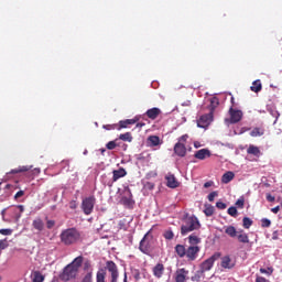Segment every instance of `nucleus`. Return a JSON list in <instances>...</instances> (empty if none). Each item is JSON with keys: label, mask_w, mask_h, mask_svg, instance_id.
I'll list each match as a JSON object with an SVG mask.
<instances>
[{"label": "nucleus", "mask_w": 282, "mask_h": 282, "mask_svg": "<svg viewBox=\"0 0 282 282\" xmlns=\"http://www.w3.org/2000/svg\"><path fill=\"white\" fill-rule=\"evenodd\" d=\"M189 246L186 248L184 245H176L174 247L175 253L180 259H184L186 257L187 261H195L197 257H199V243H202V238L189 235L188 236Z\"/></svg>", "instance_id": "1"}, {"label": "nucleus", "mask_w": 282, "mask_h": 282, "mask_svg": "<svg viewBox=\"0 0 282 282\" xmlns=\"http://www.w3.org/2000/svg\"><path fill=\"white\" fill-rule=\"evenodd\" d=\"M84 258L83 256H78L70 262L68 265H66L63 270V272L59 274L61 281H72V279H76L78 276V271L80 270L83 265Z\"/></svg>", "instance_id": "2"}, {"label": "nucleus", "mask_w": 282, "mask_h": 282, "mask_svg": "<svg viewBox=\"0 0 282 282\" xmlns=\"http://www.w3.org/2000/svg\"><path fill=\"white\" fill-rule=\"evenodd\" d=\"M61 242L64 246H74L82 239L80 231L76 227H70L62 230L59 235Z\"/></svg>", "instance_id": "3"}, {"label": "nucleus", "mask_w": 282, "mask_h": 282, "mask_svg": "<svg viewBox=\"0 0 282 282\" xmlns=\"http://www.w3.org/2000/svg\"><path fill=\"white\" fill-rule=\"evenodd\" d=\"M202 228V224L197 216H187L183 219V224L181 226V235L182 237H186L188 232H193L194 230H199Z\"/></svg>", "instance_id": "4"}, {"label": "nucleus", "mask_w": 282, "mask_h": 282, "mask_svg": "<svg viewBox=\"0 0 282 282\" xmlns=\"http://www.w3.org/2000/svg\"><path fill=\"white\" fill-rule=\"evenodd\" d=\"M229 118L225 119V122L227 124H237L238 122H241L243 120V111L235 108V106H231L228 110Z\"/></svg>", "instance_id": "5"}, {"label": "nucleus", "mask_w": 282, "mask_h": 282, "mask_svg": "<svg viewBox=\"0 0 282 282\" xmlns=\"http://www.w3.org/2000/svg\"><path fill=\"white\" fill-rule=\"evenodd\" d=\"M221 258V253L216 252L205 261H203L199 265L200 273L204 274V272H210L213 270V265H215V261H218V259Z\"/></svg>", "instance_id": "6"}, {"label": "nucleus", "mask_w": 282, "mask_h": 282, "mask_svg": "<svg viewBox=\"0 0 282 282\" xmlns=\"http://www.w3.org/2000/svg\"><path fill=\"white\" fill-rule=\"evenodd\" d=\"M94 206H96L95 196H88L84 198L82 202V209H83V213L86 215H91V213H94Z\"/></svg>", "instance_id": "7"}, {"label": "nucleus", "mask_w": 282, "mask_h": 282, "mask_svg": "<svg viewBox=\"0 0 282 282\" xmlns=\"http://www.w3.org/2000/svg\"><path fill=\"white\" fill-rule=\"evenodd\" d=\"M121 204L127 208H133L135 200H133V194L129 187H126L123 191V196L121 197Z\"/></svg>", "instance_id": "8"}, {"label": "nucleus", "mask_w": 282, "mask_h": 282, "mask_svg": "<svg viewBox=\"0 0 282 282\" xmlns=\"http://www.w3.org/2000/svg\"><path fill=\"white\" fill-rule=\"evenodd\" d=\"M106 270L110 272V282H118L120 273H118V265L116 264V262L108 260L106 262Z\"/></svg>", "instance_id": "9"}, {"label": "nucleus", "mask_w": 282, "mask_h": 282, "mask_svg": "<svg viewBox=\"0 0 282 282\" xmlns=\"http://www.w3.org/2000/svg\"><path fill=\"white\" fill-rule=\"evenodd\" d=\"M213 120H214L213 113L208 112L206 115H203L197 120V127H199V129H206L207 127H210V122H213Z\"/></svg>", "instance_id": "10"}, {"label": "nucleus", "mask_w": 282, "mask_h": 282, "mask_svg": "<svg viewBox=\"0 0 282 282\" xmlns=\"http://www.w3.org/2000/svg\"><path fill=\"white\" fill-rule=\"evenodd\" d=\"M139 250L143 254H150L151 252V241L149 240V234H145L139 243Z\"/></svg>", "instance_id": "11"}, {"label": "nucleus", "mask_w": 282, "mask_h": 282, "mask_svg": "<svg viewBox=\"0 0 282 282\" xmlns=\"http://www.w3.org/2000/svg\"><path fill=\"white\" fill-rule=\"evenodd\" d=\"M165 180H166V186L167 188H177L180 186V182L177 181V178L175 177L174 174L172 173H169L166 176H165Z\"/></svg>", "instance_id": "12"}, {"label": "nucleus", "mask_w": 282, "mask_h": 282, "mask_svg": "<svg viewBox=\"0 0 282 282\" xmlns=\"http://www.w3.org/2000/svg\"><path fill=\"white\" fill-rule=\"evenodd\" d=\"M174 153L178 158H186V144L182 142H177L174 145Z\"/></svg>", "instance_id": "13"}, {"label": "nucleus", "mask_w": 282, "mask_h": 282, "mask_svg": "<svg viewBox=\"0 0 282 282\" xmlns=\"http://www.w3.org/2000/svg\"><path fill=\"white\" fill-rule=\"evenodd\" d=\"M187 276H188V270H186L185 268L178 269L175 272L176 282H186Z\"/></svg>", "instance_id": "14"}, {"label": "nucleus", "mask_w": 282, "mask_h": 282, "mask_svg": "<svg viewBox=\"0 0 282 282\" xmlns=\"http://www.w3.org/2000/svg\"><path fill=\"white\" fill-rule=\"evenodd\" d=\"M152 274L155 279H162V276H164V265L162 263H156L152 268Z\"/></svg>", "instance_id": "15"}, {"label": "nucleus", "mask_w": 282, "mask_h": 282, "mask_svg": "<svg viewBox=\"0 0 282 282\" xmlns=\"http://www.w3.org/2000/svg\"><path fill=\"white\" fill-rule=\"evenodd\" d=\"M135 122H138V119L121 120L119 121V123H117V131H122V129H129V124H135Z\"/></svg>", "instance_id": "16"}, {"label": "nucleus", "mask_w": 282, "mask_h": 282, "mask_svg": "<svg viewBox=\"0 0 282 282\" xmlns=\"http://www.w3.org/2000/svg\"><path fill=\"white\" fill-rule=\"evenodd\" d=\"M32 227L34 230H37V232H43V230H45V223L41 217H36L32 223Z\"/></svg>", "instance_id": "17"}, {"label": "nucleus", "mask_w": 282, "mask_h": 282, "mask_svg": "<svg viewBox=\"0 0 282 282\" xmlns=\"http://www.w3.org/2000/svg\"><path fill=\"white\" fill-rule=\"evenodd\" d=\"M194 158H196V160H206V158H210V150L200 149L195 152Z\"/></svg>", "instance_id": "18"}, {"label": "nucleus", "mask_w": 282, "mask_h": 282, "mask_svg": "<svg viewBox=\"0 0 282 282\" xmlns=\"http://www.w3.org/2000/svg\"><path fill=\"white\" fill-rule=\"evenodd\" d=\"M239 243H250V237H248V234L243 231V229L238 230V234L236 235Z\"/></svg>", "instance_id": "19"}, {"label": "nucleus", "mask_w": 282, "mask_h": 282, "mask_svg": "<svg viewBox=\"0 0 282 282\" xmlns=\"http://www.w3.org/2000/svg\"><path fill=\"white\" fill-rule=\"evenodd\" d=\"M121 177H127V170L120 167L119 170H115L112 172V182L120 180Z\"/></svg>", "instance_id": "20"}, {"label": "nucleus", "mask_w": 282, "mask_h": 282, "mask_svg": "<svg viewBox=\"0 0 282 282\" xmlns=\"http://www.w3.org/2000/svg\"><path fill=\"white\" fill-rule=\"evenodd\" d=\"M160 113H162L160 108H151L147 110L145 116L150 118V120H155Z\"/></svg>", "instance_id": "21"}, {"label": "nucleus", "mask_w": 282, "mask_h": 282, "mask_svg": "<svg viewBox=\"0 0 282 282\" xmlns=\"http://www.w3.org/2000/svg\"><path fill=\"white\" fill-rule=\"evenodd\" d=\"M209 113H212V116H215V109H217V107H219V98L217 97H212L209 100Z\"/></svg>", "instance_id": "22"}, {"label": "nucleus", "mask_w": 282, "mask_h": 282, "mask_svg": "<svg viewBox=\"0 0 282 282\" xmlns=\"http://www.w3.org/2000/svg\"><path fill=\"white\" fill-rule=\"evenodd\" d=\"M221 268H225L227 270H231V268H235V263H232V259H230L228 256L221 258Z\"/></svg>", "instance_id": "23"}, {"label": "nucleus", "mask_w": 282, "mask_h": 282, "mask_svg": "<svg viewBox=\"0 0 282 282\" xmlns=\"http://www.w3.org/2000/svg\"><path fill=\"white\" fill-rule=\"evenodd\" d=\"M235 180V172L228 171L221 176V183L223 184H230Z\"/></svg>", "instance_id": "24"}, {"label": "nucleus", "mask_w": 282, "mask_h": 282, "mask_svg": "<svg viewBox=\"0 0 282 282\" xmlns=\"http://www.w3.org/2000/svg\"><path fill=\"white\" fill-rule=\"evenodd\" d=\"M32 166L30 165H22V166H19L18 169H13L11 170L9 173L11 175H17L18 173H28V171H31Z\"/></svg>", "instance_id": "25"}, {"label": "nucleus", "mask_w": 282, "mask_h": 282, "mask_svg": "<svg viewBox=\"0 0 282 282\" xmlns=\"http://www.w3.org/2000/svg\"><path fill=\"white\" fill-rule=\"evenodd\" d=\"M247 153L248 155H254L256 158H259L261 155V150L259 149V147L249 145V148L247 149Z\"/></svg>", "instance_id": "26"}, {"label": "nucleus", "mask_w": 282, "mask_h": 282, "mask_svg": "<svg viewBox=\"0 0 282 282\" xmlns=\"http://www.w3.org/2000/svg\"><path fill=\"white\" fill-rule=\"evenodd\" d=\"M251 91H253L254 94H259V91H261V89H263V85L261 84V79H257L252 83L251 87H250Z\"/></svg>", "instance_id": "27"}, {"label": "nucleus", "mask_w": 282, "mask_h": 282, "mask_svg": "<svg viewBox=\"0 0 282 282\" xmlns=\"http://www.w3.org/2000/svg\"><path fill=\"white\" fill-rule=\"evenodd\" d=\"M239 231H237V228L235 226H227L225 228V234L228 235V237H231V239H235L237 237Z\"/></svg>", "instance_id": "28"}, {"label": "nucleus", "mask_w": 282, "mask_h": 282, "mask_svg": "<svg viewBox=\"0 0 282 282\" xmlns=\"http://www.w3.org/2000/svg\"><path fill=\"white\" fill-rule=\"evenodd\" d=\"M268 112L270 113V116H272L273 118H275L273 124H276V121L279 120L281 113H279V110H276L275 107H268L267 108Z\"/></svg>", "instance_id": "29"}, {"label": "nucleus", "mask_w": 282, "mask_h": 282, "mask_svg": "<svg viewBox=\"0 0 282 282\" xmlns=\"http://www.w3.org/2000/svg\"><path fill=\"white\" fill-rule=\"evenodd\" d=\"M25 207L23 205H18L13 207V213L15 214V221H19L21 214L24 213Z\"/></svg>", "instance_id": "30"}, {"label": "nucleus", "mask_w": 282, "mask_h": 282, "mask_svg": "<svg viewBox=\"0 0 282 282\" xmlns=\"http://www.w3.org/2000/svg\"><path fill=\"white\" fill-rule=\"evenodd\" d=\"M32 281L33 282H43V281H45V276L42 273H40V271H34L32 273Z\"/></svg>", "instance_id": "31"}, {"label": "nucleus", "mask_w": 282, "mask_h": 282, "mask_svg": "<svg viewBox=\"0 0 282 282\" xmlns=\"http://www.w3.org/2000/svg\"><path fill=\"white\" fill-rule=\"evenodd\" d=\"M105 279H107V271H105V269H100L97 272L96 281L97 282H106Z\"/></svg>", "instance_id": "32"}, {"label": "nucleus", "mask_w": 282, "mask_h": 282, "mask_svg": "<svg viewBox=\"0 0 282 282\" xmlns=\"http://www.w3.org/2000/svg\"><path fill=\"white\" fill-rule=\"evenodd\" d=\"M148 142H150V147H160V137H158V135H150L148 138Z\"/></svg>", "instance_id": "33"}, {"label": "nucleus", "mask_w": 282, "mask_h": 282, "mask_svg": "<svg viewBox=\"0 0 282 282\" xmlns=\"http://www.w3.org/2000/svg\"><path fill=\"white\" fill-rule=\"evenodd\" d=\"M119 140L122 142H133V134L131 132H126L119 135Z\"/></svg>", "instance_id": "34"}, {"label": "nucleus", "mask_w": 282, "mask_h": 282, "mask_svg": "<svg viewBox=\"0 0 282 282\" xmlns=\"http://www.w3.org/2000/svg\"><path fill=\"white\" fill-rule=\"evenodd\" d=\"M265 133V130L261 128H253L252 131L250 132L251 138H259Z\"/></svg>", "instance_id": "35"}, {"label": "nucleus", "mask_w": 282, "mask_h": 282, "mask_svg": "<svg viewBox=\"0 0 282 282\" xmlns=\"http://www.w3.org/2000/svg\"><path fill=\"white\" fill-rule=\"evenodd\" d=\"M204 213L206 217H213L215 215V207L213 205H205Z\"/></svg>", "instance_id": "36"}, {"label": "nucleus", "mask_w": 282, "mask_h": 282, "mask_svg": "<svg viewBox=\"0 0 282 282\" xmlns=\"http://www.w3.org/2000/svg\"><path fill=\"white\" fill-rule=\"evenodd\" d=\"M94 281V270H89L82 279V282H93Z\"/></svg>", "instance_id": "37"}, {"label": "nucleus", "mask_w": 282, "mask_h": 282, "mask_svg": "<svg viewBox=\"0 0 282 282\" xmlns=\"http://www.w3.org/2000/svg\"><path fill=\"white\" fill-rule=\"evenodd\" d=\"M163 237L164 239H167V241H171L175 237V234H173V230L167 229L163 232Z\"/></svg>", "instance_id": "38"}, {"label": "nucleus", "mask_w": 282, "mask_h": 282, "mask_svg": "<svg viewBox=\"0 0 282 282\" xmlns=\"http://www.w3.org/2000/svg\"><path fill=\"white\" fill-rule=\"evenodd\" d=\"M102 129H105L106 131H113V130L118 131V123L104 124Z\"/></svg>", "instance_id": "39"}, {"label": "nucleus", "mask_w": 282, "mask_h": 282, "mask_svg": "<svg viewBox=\"0 0 282 282\" xmlns=\"http://www.w3.org/2000/svg\"><path fill=\"white\" fill-rule=\"evenodd\" d=\"M242 226H243V228H246L248 230V228H250V226H252V219H250L249 217H245L242 219Z\"/></svg>", "instance_id": "40"}, {"label": "nucleus", "mask_w": 282, "mask_h": 282, "mask_svg": "<svg viewBox=\"0 0 282 282\" xmlns=\"http://www.w3.org/2000/svg\"><path fill=\"white\" fill-rule=\"evenodd\" d=\"M116 142H118V139H116L115 141H109L106 144V149H108V151H113V149H116V147H118V144Z\"/></svg>", "instance_id": "41"}, {"label": "nucleus", "mask_w": 282, "mask_h": 282, "mask_svg": "<svg viewBox=\"0 0 282 282\" xmlns=\"http://www.w3.org/2000/svg\"><path fill=\"white\" fill-rule=\"evenodd\" d=\"M272 226V221L268 218H262L261 219V227L262 228H270Z\"/></svg>", "instance_id": "42"}, {"label": "nucleus", "mask_w": 282, "mask_h": 282, "mask_svg": "<svg viewBox=\"0 0 282 282\" xmlns=\"http://www.w3.org/2000/svg\"><path fill=\"white\" fill-rule=\"evenodd\" d=\"M46 221V228L48 230H52V228H54V226H56V221L55 220H50L47 217L45 218Z\"/></svg>", "instance_id": "43"}, {"label": "nucleus", "mask_w": 282, "mask_h": 282, "mask_svg": "<svg viewBox=\"0 0 282 282\" xmlns=\"http://www.w3.org/2000/svg\"><path fill=\"white\" fill-rule=\"evenodd\" d=\"M260 272H261V274H268V276H270V274H272V272H274V269L272 267H269L268 269L261 268Z\"/></svg>", "instance_id": "44"}, {"label": "nucleus", "mask_w": 282, "mask_h": 282, "mask_svg": "<svg viewBox=\"0 0 282 282\" xmlns=\"http://www.w3.org/2000/svg\"><path fill=\"white\" fill-rule=\"evenodd\" d=\"M227 213H228V215H230V217H236L238 214L237 207H235V206L229 207Z\"/></svg>", "instance_id": "45"}, {"label": "nucleus", "mask_w": 282, "mask_h": 282, "mask_svg": "<svg viewBox=\"0 0 282 282\" xmlns=\"http://www.w3.org/2000/svg\"><path fill=\"white\" fill-rule=\"evenodd\" d=\"M245 204H246V198H243V196L238 198V200L236 202L237 208H243Z\"/></svg>", "instance_id": "46"}, {"label": "nucleus", "mask_w": 282, "mask_h": 282, "mask_svg": "<svg viewBox=\"0 0 282 282\" xmlns=\"http://www.w3.org/2000/svg\"><path fill=\"white\" fill-rule=\"evenodd\" d=\"M219 195L217 192H212L208 194L207 199L208 202H215V198Z\"/></svg>", "instance_id": "47"}, {"label": "nucleus", "mask_w": 282, "mask_h": 282, "mask_svg": "<svg viewBox=\"0 0 282 282\" xmlns=\"http://www.w3.org/2000/svg\"><path fill=\"white\" fill-rule=\"evenodd\" d=\"M226 207H227V205L224 202L216 203V208H218V210H226Z\"/></svg>", "instance_id": "48"}, {"label": "nucleus", "mask_w": 282, "mask_h": 282, "mask_svg": "<svg viewBox=\"0 0 282 282\" xmlns=\"http://www.w3.org/2000/svg\"><path fill=\"white\" fill-rule=\"evenodd\" d=\"M0 235L10 236L12 235V229H0Z\"/></svg>", "instance_id": "49"}, {"label": "nucleus", "mask_w": 282, "mask_h": 282, "mask_svg": "<svg viewBox=\"0 0 282 282\" xmlns=\"http://www.w3.org/2000/svg\"><path fill=\"white\" fill-rule=\"evenodd\" d=\"M186 140H188V134H183L178 138V142H181V144H186Z\"/></svg>", "instance_id": "50"}, {"label": "nucleus", "mask_w": 282, "mask_h": 282, "mask_svg": "<svg viewBox=\"0 0 282 282\" xmlns=\"http://www.w3.org/2000/svg\"><path fill=\"white\" fill-rule=\"evenodd\" d=\"M8 248V240H0V250H6Z\"/></svg>", "instance_id": "51"}, {"label": "nucleus", "mask_w": 282, "mask_h": 282, "mask_svg": "<svg viewBox=\"0 0 282 282\" xmlns=\"http://www.w3.org/2000/svg\"><path fill=\"white\" fill-rule=\"evenodd\" d=\"M69 208H70L72 210H76V208H78V204L76 203V200H72V202L69 203Z\"/></svg>", "instance_id": "52"}, {"label": "nucleus", "mask_w": 282, "mask_h": 282, "mask_svg": "<svg viewBox=\"0 0 282 282\" xmlns=\"http://www.w3.org/2000/svg\"><path fill=\"white\" fill-rule=\"evenodd\" d=\"M84 270H87V272H88L89 270H94V269H91V262L86 261V262L84 263Z\"/></svg>", "instance_id": "53"}, {"label": "nucleus", "mask_w": 282, "mask_h": 282, "mask_svg": "<svg viewBox=\"0 0 282 282\" xmlns=\"http://www.w3.org/2000/svg\"><path fill=\"white\" fill-rule=\"evenodd\" d=\"M23 195H25L24 191H19L15 195H14V199H19L21 197H23Z\"/></svg>", "instance_id": "54"}, {"label": "nucleus", "mask_w": 282, "mask_h": 282, "mask_svg": "<svg viewBox=\"0 0 282 282\" xmlns=\"http://www.w3.org/2000/svg\"><path fill=\"white\" fill-rule=\"evenodd\" d=\"M272 239H273V241L279 240V231L278 230L273 231Z\"/></svg>", "instance_id": "55"}, {"label": "nucleus", "mask_w": 282, "mask_h": 282, "mask_svg": "<svg viewBox=\"0 0 282 282\" xmlns=\"http://www.w3.org/2000/svg\"><path fill=\"white\" fill-rule=\"evenodd\" d=\"M279 210H281L280 206H275V207L271 208V213H273L274 215L279 214Z\"/></svg>", "instance_id": "56"}, {"label": "nucleus", "mask_w": 282, "mask_h": 282, "mask_svg": "<svg viewBox=\"0 0 282 282\" xmlns=\"http://www.w3.org/2000/svg\"><path fill=\"white\" fill-rule=\"evenodd\" d=\"M213 184H215V182L213 181H208L204 184V188H210V186H213Z\"/></svg>", "instance_id": "57"}, {"label": "nucleus", "mask_w": 282, "mask_h": 282, "mask_svg": "<svg viewBox=\"0 0 282 282\" xmlns=\"http://www.w3.org/2000/svg\"><path fill=\"white\" fill-rule=\"evenodd\" d=\"M145 187L149 188V191H153V188H155V184L153 183H147Z\"/></svg>", "instance_id": "58"}, {"label": "nucleus", "mask_w": 282, "mask_h": 282, "mask_svg": "<svg viewBox=\"0 0 282 282\" xmlns=\"http://www.w3.org/2000/svg\"><path fill=\"white\" fill-rule=\"evenodd\" d=\"M256 282H268V279L263 276H257Z\"/></svg>", "instance_id": "59"}, {"label": "nucleus", "mask_w": 282, "mask_h": 282, "mask_svg": "<svg viewBox=\"0 0 282 282\" xmlns=\"http://www.w3.org/2000/svg\"><path fill=\"white\" fill-rule=\"evenodd\" d=\"M274 199H275V198H274V196H272V194H268V195H267V200H268V202H274Z\"/></svg>", "instance_id": "60"}, {"label": "nucleus", "mask_w": 282, "mask_h": 282, "mask_svg": "<svg viewBox=\"0 0 282 282\" xmlns=\"http://www.w3.org/2000/svg\"><path fill=\"white\" fill-rule=\"evenodd\" d=\"M145 126H147V123H144V122H139V123L135 124V128H137V129H142V127H145Z\"/></svg>", "instance_id": "61"}, {"label": "nucleus", "mask_w": 282, "mask_h": 282, "mask_svg": "<svg viewBox=\"0 0 282 282\" xmlns=\"http://www.w3.org/2000/svg\"><path fill=\"white\" fill-rule=\"evenodd\" d=\"M231 107H235V97L230 98Z\"/></svg>", "instance_id": "62"}, {"label": "nucleus", "mask_w": 282, "mask_h": 282, "mask_svg": "<svg viewBox=\"0 0 282 282\" xmlns=\"http://www.w3.org/2000/svg\"><path fill=\"white\" fill-rule=\"evenodd\" d=\"M1 215H2V217L6 216V209H3V210L1 212Z\"/></svg>", "instance_id": "63"}, {"label": "nucleus", "mask_w": 282, "mask_h": 282, "mask_svg": "<svg viewBox=\"0 0 282 282\" xmlns=\"http://www.w3.org/2000/svg\"><path fill=\"white\" fill-rule=\"evenodd\" d=\"M123 282H127V273H124Z\"/></svg>", "instance_id": "64"}]
</instances>
